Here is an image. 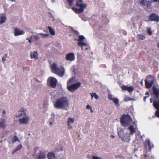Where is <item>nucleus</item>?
<instances>
[{"mask_svg":"<svg viewBox=\"0 0 159 159\" xmlns=\"http://www.w3.org/2000/svg\"><path fill=\"white\" fill-rule=\"evenodd\" d=\"M26 111V109L22 107L19 111L18 115H16V117L20 118L19 122L20 124L26 125L29 123L30 117L27 114Z\"/></svg>","mask_w":159,"mask_h":159,"instance_id":"obj_1","label":"nucleus"},{"mask_svg":"<svg viewBox=\"0 0 159 159\" xmlns=\"http://www.w3.org/2000/svg\"><path fill=\"white\" fill-rule=\"evenodd\" d=\"M149 96H146L144 98H143V100H144V101H145V100H146V99L148 98V97H149Z\"/></svg>","mask_w":159,"mask_h":159,"instance_id":"obj_42","label":"nucleus"},{"mask_svg":"<svg viewBox=\"0 0 159 159\" xmlns=\"http://www.w3.org/2000/svg\"><path fill=\"white\" fill-rule=\"evenodd\" d=\"M5 120L1 119L0 121V128L4 129L5 127Z\"/></svg>","mask_w":159,"mask_h":159,"instance_id":"obj_24","label":"nucleus"},{"mask_svg":"<svg viewBox=\"0 0 159 159\" xmlns=\"http://www.w3.org/2000/svg\"><path fill=\"white\" fill-rule=\"evenodd\" d=\"M141 84H142V85H143V82L142 80H141Z\"/></svg>","mask_w":159,"mask_h":159,"instance_id":"obj_50","label":"nucleus"},{"mask_svg":"<svg viewBox=\"0 0 159 159\" xmlns=\"http://www.w3.org/2000/svg\"><path fill=\"white\" fill-rule=\"evenodd\" d=\"M49 124L50 125H51L52 124V123L51 122H50Z\"/></svg>","mask_w":159,"mask_h":159,"instance_id":"obj_53","label":"nucleus"},{"mask_svg":"<svg viewBox=\"0 0 159 159\" xmlns=\"http://www.w3.org/2000/svg\"><path fill=\"white\" fill-rule=\"evenodd\" d=\"M150 102H151V103L152 102V99H150Z\"/></svg>","mask_w":159,"mask_h":159,"instance_id":"obj_55","label":"nucleus"},{"mask_svg":"<svg viewBox=\"0 0 159 159\" xmlns=\"http://www.w3.org/2000/svg\"><path fill=\"white\" fill-rule=\"evenodd\" d=\"M6 113V112L5 111V110H3V112H2V116L3 115H4Z\"/></svg>","mask_w":159,"mask_h":159,"instance_id":"obj_44","label":"nucleus"},{"mask_svg":"<svg viewBox=\"0 0 159 159\" xmlns=\"http://www.w3.org/2000/svg\"><path fill=\"white\" fill-rule=\"evenodd\" d=\"M26 39L27 40H29V39H29V38H27Z\"/></svg>","mask_w":159,"mask_h":159,"instance_id":"obj_52","label":"nucleus"},{"mask_svg":"<svg viewBox=\"0 0 159 159\" xmlns=\"http://www.w3.org/2000/svg\"><path fill=\"white\" fill-rule=\"evenodd\" d=\"M146 94V95H147V96H149V94H148V92H146V94Z\"/></svg>","mask_w":159,"mask_h":159,"instance_id":"obj_48","label":"nucleus"},{"mask_svg":"<svg viewBox=\"0 0 159 159\" xmlns=\"http://www.w3.org/2000/svg\"><path fill=\"white\" fill-rule=\"evenodd\" d=\"M37 159H46V154L43 152H40Z\"/></svg>","mask_w":159,"mask_h":159,"instance_id":"obj_21","label":"nucleus"},{"mask_svg":"<svg viewBox=\"0 0 159 159\" xmlns=\"http://www.w3.org/2000/svg\"><path fill=\"white\" fill-rule=\"evenodd\" d=\"M148 33L150 35H151L152 34V32L151 30V29L150 28H148L147 29V31Z\"/></svg>","mask_w":159,"mask_h":159,"instance_id":"obj_35","label":"nucleus"},{"mask_svg":"<svg viewBox=\"0 0 159 159\" xmlns=\"http://www.w3.org/2000/svg\"><path fill=\"white\" fill-rule=\"evenodd\" d=\"M153 92L157 98L159 97V90L156 89L155 87H153Z\"/></svg>","mask_w":159,"mask_h":159,"instance_id":"obj_22","label":"nucleus"},{"mask_svg":"<svg viewBox=\"0 0 159 159\" xmlns=\"http://www.w3.org/2000/svg\"><path fill=\"white\" fill-rule=\"evenodd\" d=\"M153 105L154 107L157 109L156 112V114L159 118V100L154 101Z\"/></svg>","mask_w":159,"mask_h":159,"instance_id":"obj_10","label":"nucleus"},{"mask_svg":"<svg viewBox=\"0 0 159 159\" xmlns=\"http://www.w3.org/2000/svg\"><path fill=\"white\" fill-rule=\"evenodd\" d=\"M30 39L31 40L34 39V38H33V35L32 36H31L30 37Z\"/></svg>","mask_w":159,"mask_h":159,"instance_id":"obj_45","label":"nucleus"},{"mask_svg":"<svg viewBox=\"0 0 159 159\" xmlns=\"http://www.w3.org/2000/svg\"><path fill=\"white\" fill-rule=\"evenodd\" d=\"M128 129L130 131V134L132 135L135 132L136 129L134 125H130L128 128Z\"/></svg>","mask_w":159,"mask_h":159,"instance_id":"obj_17","label":"nucleus"},{"mask_svg":"<svg viewBox=\"0 0 159 159\" xmlns=\"http://www.w3.org/2000/svg\"><path fill=\"white\" fill-rule=\"evenodd\" d=\"M138 2L140 3L141 5L144 7H148L151 4L150 1L146 0H138Z\"/></svg>","mask_w":159,"mask_h":159,"instance_id":"obj_9","label":"nucleus"},{"mask_svg":"<svg viewBox=\"0 0 159 159\" xmlns=\"http://www.w3.org/2000/svg\"><path fill=\"white\" fill-rule=\"evenodd\" d=\"M68 105V100L66 97H62L57 99L54 104V107L57 109H66Z\"/></svg>","mask_w":159,"mask_h":159,"instance_id":"obj_2","label":"nucleus"},{"mask_svg":"<svg viewBox=\"0 0 159 159\" xmlns=\"http://www.w3.org/2000/svg\"><path fill=\"white\" fill-rule=\"evenodd\" d=\"M90 109H91V112H93V111L92 110V108H91Z\"/></svg>","mask_w":159,"mask_h":159,"instance_id":"obj_51","label":"nucleus"},{"mask_svg":"<svg viewBox=\"0 0 159 159\" xmlns=\"http://www.w3.org/2000/svg\"><path fill=\"white\" fill-rule=\"evenodd\" d=\"M72 9L77 14L82 12L84 11V9H83L80 8V9H77L75 7H72Z\"/></svg>","mask_w":159,"mask_h":159,"instance_id":"obj_20","label":"nucleus"},{"mask_svg":"<svg viewBox=\"0 0 159 159\" xmlns=\"http://www.w3.org/2000/svg\"><path fill=\"white\" fill-rule=\"evenodd\" d=\"M86 108L88 109H91V107L89 105H87L86 106Z\"/></svg>","mask_w":159,"mask_h":159,"instance_id":"obj_40","label":"nucleus"},{"mask_svg":"<svg viewBox=\"0 0 159 159\" xmlns=\"http://www.w3.org/2000/svg\"><path fill=\"white\" fill-rule=\"evenodd\" d=\"M75 119L74 118H69L67 120V125L69 129H71L72 128V125L74 122Z\"/></svg>","mask_w":159,"mask_h":159,"instance_id":"obj_15","label":"nucleus"},{"mask_svg":"<svg viewBox=\"0 0 159 159\" xmlns=\"http://www.w3.org/2000/svg\"><path fill=\"white\" fill-rule=\"evenodd\" d=\"M67 2L70 5H71L74 0H66Z\"/></svg>","mask_w":159,"mask_h":159,"instance_id":"obj_36","label":"nucleus"},{"mask_svg":"<svg viewBox=\"0 0 159 159\" xmlns=\"http://www.w3.org/2000/svg\"><path fill=\"white\" fill-rule=\"evenodd\" d=\"M48 159H53V158H55V156L53 152H49L47 155Z\"/></svg>","mask_w":159,"mask_h":159,"instance_id":"obj_23","label":"nucleus"},{"mask_svg":"<svg viewBox=\"0 0 159 159\" xmlns=\"http://www.w3.org/2000/svg\"><path fill=\"white\" fill-rule=\"evenodd\" d=\"M48 29L50 34L52 35H54L55 34V32L54 30L51 26H48Z\"/></svg>","mask_w":159,"mask_h":159,"instance_id":"obj_25","label":"nucleus"},{"mask_svg":"<svg viewBox=\"0 0 159 159\" xmlns=\"http://www.w3.org/2000/svg\"><path fill=\"white\" fill-rule=\"evenodd\" d=\"M66 58L68 61H74L75 59V54L73 53H69L66 55Z\"/></svg>","mask_w":159,"mask_h":159,"instance_id":"obj_13","label":"nucleus"},{"mask_svg":"<svg viewBox=\"0 0 159 159\" xmlns=\"http://www.w3.org/2000/svg\"><path fill=\"white\" fill-rule=\"evenodd\" d=\"M145 84L146 88H150L152 84L156 82V80L154 76L149 75L146 77L145 80Z\"/></svg>","mask_w":159,"mask_h":159,"instance_id":"obj_6","label":"nucleus"},{"mask_svg":"<svg viewBox=\"0 0 159 159\" xmlns=\"http://www.w3.org/2000/svg\"><path fill=\"white\" fill-rule=\"evenodd\" d=\"M158 77L159 78V74L158 75Z\"/></svg>","mask_w":159,"mask_h":159,"instance_id":"obj_59","label":"nucleus"},{"mask_svg":"<svg viewBox=\"0 0 159 159\" xmlns=\"http://www.w3.org/2000/svg\"><path fill=\"white\" fill-rule=\"evenodd\" d=\"M92 159H102L100 157L93 156L92 157Z\"/></svg>","mask_w":159,"mask_h":159,"instance_id":"obj_38","label":"nucleus"},{"mask_svg":"<svg viewBox=\"0 0 159 159\" xmlns=\"http://www.w3.org/2000/svg\"><path fill=\"white\" fill-rule=\"evenodd\" d=\"M40 34L41 35H42V37L44 38L46 36H48L49 35V34H43L42 33H40L38 34Z\"/></svg>","mask_w":159,"mask_h":159,"instance_id":"obj_32","label":"nucleus"},{"mask_svg":"<svg viewBox=\"0 0 159 159\" xmlns=\"http://www.w3.org/2000/svg\"><path fill=\"white\" fill-rule=\"evenodd\" d=\"M37 81H38L39 82V81L38 80H37Z\"/></svg>","mask_w":159,"mask_h":159,"instance_id":"obj_60","label":"nucleus"},{"mask_svg":"<svg viewBox=\"0 0 159 159\" xmlns=\"http://www.w3.org/2000/svg\"><path fill=\"white\" fill-rule=\"evenodd\" d=\"M6 17L5 14H2L0 16V25H2L6 21Z\"/></svg>","mask_w":159,"mask_h":159,"instance_id":"obj_19","label":"nucleus"},{"mask_svg":"<svg viewBox=\"0 0 159 159\" xmlns=\"http://www.w3.org/2000/svg\"><path fill=\"white\" fill-rule=\"evenodd\" d=\"M17 151L16 150V149H14L11 152V154L12 155H13L15 152H16Z\"/></svg>","mask_w":159,"mask_h":159,"instance_id":"obj_39","label":"nucleus"},{"mask_svg":"<svg viewBox=\"0 0 159 159\" xmlns=\"http://www.w3.org/2000/svg\"><path fill=\"white\" fill-rule=\"evenodd\" d=\"M149 20L152 21L158 22L159 21V16L153 13L150 15Z\"/></svg>","mask_w":159,"mask_h":159,"instance_id":"obj_11","label":"nucleus"},{"mask_svg":"<svg viewBox=\"0 0 159 159\" xmlns=\"http://www.w3.org/2000/svg\"><path fill=\"white\" fill-rule=\"evenodd\" d=\"M49 14L50 15H51V14H51V12H49Z\"/></svg>","mask_w":159,"mask_h":159,"instance_id":"obj_56","label":"nucleus"},{"mask_svg":"<svg viewBox=\"0 0 159 159\" xmlns=\"http://www.w3.org/2000/svg\"><path fill=\"white\" fill-rule=\"evenodd\" d=\"M7 55L6 54H5L4 56L2 57V60L3 61H5L6 60V58L7 57Z\"/></svg>","mask_w":159,"mask_h":159,"instance_id":"obj_37","label":"nucleus"},{"mask_svg":"<svg viewBox=\"0 0 159 159\" xmlns=\"http://www.w3.org/2000/svg\"><path fill=\"white\" fill-rule=\"evenodd\" d=\"M52 71L59 76L62 77L63 76L65 71V69L62 67L58 69L57 64L55 63H53L51 66Z\"/></svg>","mask_w":159,"mask_h":159,"instance_id":"obj_3","label":"nucleus"},{"mask_svg":"<svg viewBox=\"0 0 159 159\" xmlns=\"http://www.w3.org/2000/svg\"><path fill=\"white\" fill-rule=\"evenodd\" d=\"M147 142L148 145L150 149H151V148H152L153 147V144L152 143L150 142L149 139H148Z\"/></svg>","mask_w":159,"mask_h":159,"instance_id":"obj_29","label":"nucleus"},{"mask_svg":"<svg viewBox=\"0 0 159 159\" xmlns=\"http://www.w3.org/2000/svg\"><path fill=\"white\" fill-rule=\"evenodd\" d=\"M53 18V20H53V21H55V19L54 18Z\"/></svg>","mask_w":159,"mask_h":159,"instance_id":"obj_54","label":"nucleus"},{"mask_svg":"<svg viewBox=\"0 0 159 159\" xmlns=\"http://www.w3.org/2000/svg\"><path fill=\"white\" fill-rule=\"evenodd\" d=\"M30 55L31 58L32 59H38V54L37 52L36 51H34L33 52H31L30 53Z\"/></svg>","mask_w":159,"mask_h":159,"instance_id":"obj_18","label":"nucleus"},{"mask_svg":"<svg viewBox=\"0 0 159 159\" xmlns=\"http://www.w3.org/2000/svg\"><path fill=\"white\" fill-rule=\"evenodd\" d=\"M74 80L73 77L67 83V88L68 89L70 92H74L76 89L79 88L81 85V83L78 82V83L75 84H73L70 85L72 83V81Z\"/></svg>","mask_w":159,"mask_h":159,"instance_id":"obj_4","label":"nucleus"},{"mask_svg":"<svg viewBox=\"0 0 159 159\" xmlns=\"http://www.w3.org/2000/svg\"><path fill=\"white\" fill-rule=\"evenodd\" d=\"M22 145L21 144H19L17 147L16 148H15V149H16V151H17L20 150L22 148Z\"/></svg>","mask_w":159,"mask_h":159,"instance_id":"obj_34","label":"nucleus"},{"mask_svg":"<svg viewBox=\"0 0 159 159\" xmlns=\"http://www.w3.org/2000/svg\"><path fill=\"white\" fill-rule=\"evenodd\" d=\"M14 30V34L15 36L23 34L25 33L24 30L19 29L18 28H15Z\"/></svg>","mask_w":159,"mask_h":159,"instance_id":"obj_12","label":"nucleus"},{"mask_svg":"<svg viewBox=\"0 0 159 159\" xmlns=\"http://www.w3.org/2000/svg\"><path fill=\"white\" fill-rule=\"evenodd\" d=\"M16 141H18L19 142H20V141L18 139V138L16 136H13L12 138V142L14 143Z\"/></svg>","mask_w":159,"mask_h":159,"instance_id":"obj_28","label":"nucleus"},{"mask_svg":"<svg viewBox=\"0 0 159 159\" xmlns=\"http://www.w3.org/2000/svg\"><path fill=\"white\" fill-rule=\"evenodd\" d=\"M158 1V2H159V0H151L152 2H157Z\"/></svg>","mask_w":159,"mask_h":159,"instance_id":"obj_43","label":"nucleus"},{"mask_svg":"<svg viewBox=\"0 0 159 159\" xmlns=\"http://www.w3.org/2000/svg\"><path fill=\"white\" fill-rule=\"evenodd\" d=\"M113 102L116 104L117 105L119 103V100L116 98H113L112 99Z\"/></svg>","mask_w":159,"mask_h":159,"instance_id":"obj_31","label":"nucleus"},{"mask_svg":"<svg viewBox=\"0 0 159 159\" xmlns=\"http://www.w3.org/2000/svg\"><path fill=\"white\" fill-rule=\"evenodd\" d=\"M138 37L139 39L142 40L146 38L145 36L141 34H139L138 35Z\"/></svg>","mask_w":159,"mask_h":159,"instance_id":"obj_27","label":"nucleus"},{"mask_svg":"<svg viewBox=\"0 0 159 159\" xmlns=\"http://www.w3.org/2000/svg\"><path fill=\"white\" fill-rule=\"evenodd\" d=\"M132 119L129 115L121 117L120 121L122 126L127 127L130 125Z\"/></svg>","mask_w":159,"mask_h":159,"instance_id":"obj_5","label":"nucleus"},{"mask_svg":"<svg viewBox=\"0 0 159 159\" xmlns=\"http://www.w3.org/2000/svg\"><path fill=\"white\" fill-rule=\"evenodd\" d=\"M134 99L130 98L129 97H126L124 99V101L125 102H127L129 101L133 100Z\"/></svg>","mask_w":159,"mask_h":159,"instance_id":"obj_33","label":"nucleus"},{"mask_svg":"<svg viewBox=\"0 0 159 159\" xmlns=\"http://www.w3.org/2000/svg\"><path fill=\"white\" fill-rule=\"evenodd\" d=\"M85 39V37L83 35H80L79 37V39L77 40L79 41L78 44L79 47L81 48V49L83 50V46H86L87 44L84 42V40Z\"/></svg>","mask_w":159,"mask_h":159,"instance_id":"obj_7","label":"nucleus"},{"mask_svg":"<svg viewBox=\"0 0 159 159\" xmlns=\"http://www.w3.org/2000/svg\"><path fill=\"white\" fill-rule=\"evenodd\" d=\"M112 137H113V138L114 137V136L113 135H112Z\"/></svg>","mask_w":159,"mask_h":159,"instance_id":"obj_58","label":"nucleus"},{"mask_svg":"<svg viewBox=\"0 0 159 159\" xmlns=\"http://www.w3.org/2000/svg\"><path fill=\"white\" fill-rule=\"evenodd\" d=\"M29 42L30 43H31L32 40H31V39H29Z\"/></svg>","mask_w":159,"mask_h":159,"instance_id":"obj_47","label":"nucleus"},{"mask_svg":"<svg viewBox=\"0 0 159 159\" xmlns=\"http://www.w3.org/2000/svg\"><path fill=\"white\" fill-rule=\"evenodd\" d=\"M121 89L123 90H127L129 92H132L134 90V88L132 86H127L123 85L121 86Z\"/></svg>","mask_w":159,"mask_h":159,"instance_id":"obj_16","label":"nucleus"},{"mask_svg":"<svg viewBox=\"0 0 159 159\" xmlns=\"http://www.w3.org/2000/svg\"><path fill=\"white\" fill-rule=\"evenodd\" d=\"M51 17L52 18H54V16H53L52 15V14H51Z\"/></svg>","mask_w":159,"mask_h":159,"instance_id":"obj_46","label":"nucleus"},{"mask_svg":"<svg viewBox=\"0 0 159 159\" xmlns=\"http://www.w3.org/2000/svg\"><path fill=\"white\" fill-rule=\"evenodd\" d=\"M2 140H1V141H0V142H1V143H2Z\"/></svg>","mask_w":159,"mask_h":159,"instance_id":"obj_57","label":"nucleus"},{"mask_svg":"<svg viewBox=\"0 0 159 159\" xmlns=\"http://www.w3.org/2000/svg\"><path fill=\"white\" fill-rule=\"evenodd\" d=\"M38 34H38L34 35H33V38L35 40L37 41L40 39V37Z\"/></svg>","mask_w":159,"mask_h":159,"instance_id":"obj_30","label":"nucleus"},{"mask_svg":"<svg viewBox=\"0 0 159 159\" xmlns=\"http://www.w3.org/2000/svg\"><path fill=\"white\" fill-rule=\"evenodd\" d=\"M90 94L91 96L92 99L93 98V97H94L96 99H97L99 98L98 96V95H97L95 93H91Z\"/></svg>","mask_w":159,"mask_h":159,"instance_id":"obj_26","label":"nucleus"},{"mask_svg":"<svg viewBox=\"0 0 159 159\" xmlns=\"http://www.w3.org/2000/svg\"><path fill=\"white\" fill-rule=\"evenodd\" d=\"M57 82V80L53 77H50L48 79V82L50 84V86L53 88L56 87Z\"/></svg>","mask_w":159,"mask_h":159,"instance_id":"obj_8","label":"nucleus"},{"mask_svg":"<svg viewBox=\"0 0 159 159\" xmlns=\"http://www.w3.org/2000/svg\"><path fill=\"white\" fill-rule=\"evenodd\" d=\"M76 5L77 6L80 7V8L84 9L87 7L86 4L83 3V0H79L76 2Z\"/></svg>","mask_w":159,"mask_h":159,"instance_id":"obj_14","label":"nucleus"},{"mask_svg":"<svg viewBox=\"0 0 159 159\" xmlns=\"http://www.w3.org/2000/svg\"><path fill=\"white\" fill-rule=\"evenodd\" d=\"M108 98H109V99L112 100V96L111 95H109L108 96Z\"/></svg>","mask_w":159,"mask_h":159,"instance_id":"obj_41","label":"nucleus"},{"mask_svg":"<svg viewBox=\"0 0 159 159\" xmlns=\"http://www.w3.org/2000/svg\"><path fill=\"white\" fill-rule=\"evenodd\" d=\"M10 1H11V2H16V1L15 0H10Z\"/></svg>","mask_w":159,"mask_h":159,"instance_id":"obj_49","label":"nucleus"}]
</instances>
